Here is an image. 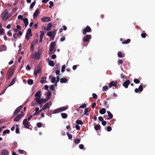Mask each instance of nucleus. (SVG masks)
Here are the masks:
<instances>
[{"label":"nucleus","instance_id":"1","mask_svg":"<svg viewBox=\"0 0 155 155\" xmlns=\"http://www.w3.org/2000/svg\"><path fill=\"white\" fill-rule=\"evenodd\" d=\"M92 36L91 35H85L82 38V41L84 42L83 45H87L86 42L89 41L90 40Z\"/></svg>","mask_w":155,"mask_h":155},{"label":"nucleus","instance_id":"2","mask_svg":"<svg viewBox=\"0 0 155 155\" xmlns=\"http://www.w3.org/2000/svg\"><path fill=\"white\" fill-rule=\"evenodd\" d=\"M23 124L25 128L31 129V128H30V126H31L30 123L28 122L26 118L23 121Z\"/></svg>","mask_w":155,"mask_h":155},{"label":"nucleus","instance_id":"3","mask_svg":"<svg viewBox=\"0 0 155 155\" xmlns=\"http://www.w3.org/2000/svg\"><path fill=\"white\" fill-rule=\"evenodd\" d=\"M92 31L90 27L88 25L86 26V27L84 28V29L82 30L81 31L82 32L83 34L84 35H85L87 33L90 32Z\"/></svg>","mask_w":155,"mask_h":155},{"label":"nucleus","instance_id":"4","mask_svg":"<svg viewBox=\"0 0 155 155\" xmlns=\"http://www.w3.org/2000/svg\"><path fill=\"white\" fill-rule=\"evenodd\" d=\"M55 42H51L50 45L49 47V54H51L53 50L55 47Z\"/></svg>","mask_w":155,"mask_h":155},{"label":"nucleus","instance_id":"5","mask_svg":"<svg viewBox=\"0 0 155 155\" xmlns=\"http://www.w3.org/2000/svg\"><path fill=\"white\" fill-rule=\"evenodd\" d=\"M51 104L52 103L51 102L47 103L44 105L42 109L45 110L47 109H49V107L51 105Z\"/></svg>","mask_w":155,"mask_h":155},{"label":"nucleus","instance_id":"6","mask_svg":"<svg viewBox=\"0 0 155 155\" xmlns=\"http://www.w3.org/2000/svg\"><path fill=\"white\" fill-rule=\"evenodd\" d=\"M23 106L21 105L17 107L15 110L13 114V115H15L18 114L20 111L21 110Z\"/></svg>","mask_w":155,"mask_h":155},{"label":"nucleus","instance_id":"7","mask_svg":"<svg viewBox=\"0 0 155 155\" xmlns=\"http://www.w3.org/2000/svg\"><path fill=\"white\" fill-rule=\"evenodd\" d=\"M23 114H19L17 115L16 117H15L13 119L14 121L18 122L19 121L20 119L23 116Z\"/></svg>","mask_w":155,"mask_h":155},{"label":"nucleus","instance_id":"8","mask_svg":"<svg viewBox=\"0 0 155 155\" xmlns=\"http://www.w3.org/2000/svg\"><path fill=\"white\" fill-rule=\"evenodd\" d=\"M117 85L116 81H111L109 84L108 86L109 88H111L113 86L116 87Z\"/></svg>","mask_w":155,"mask_h":155},{"label":"nucleus","instance_id":"9","mask_svg":"<svg viewBox=\"0 0 155 155\" xmlns=\"http://www.w3.org/2000/svg\"><path fill=\"white\" fill-rule=\"evenodd\" d=\"M39 66H38L37 67V68L38 69V70H36V69L34 71V75L37 77L38 74L40 73L41 72V70L39 68Z\"/></svg>","mask_w":155,"mask_h":155},{"label":"nucleus","instance_id":"10","mask_svg":"<svg viewBox=\"0 0 155 155\" xmlns=\"http://www.w3.org/2000/svg\"><path fill=\"white\" fill-rule=\"evenodd\" d=\"M41 21L44 22H48L51 21V19L49 17H44L41 18Z\"/></svg>","mask_w":155,"mask_h":155},{"label":"nucleus","instance_id":"11","mask_svg":"<svg viewBox=\"0 0 155 155\" xmlns=\"http://www.w3.org/2000/svg\"><path fill=\"white\" fill-rule=\"evenodd\" d=\"M130 84V81L129 80L125 81L123 84V86L125 88H127L128 85Z\"/></svg>","mask_w":155,"mask_h":155},{"label":"nucleus","instance_id":"12","mask_svg":"<svg viewBox=\"0 0 155 155\" xmlns=\"http://www.w3.org/2000/svg\"><path fill=\"white\" fill-rule=\"evenodd\" d=\"M39 10L38 8H37L35 11V12L33 15V17L34 19H35L40 14Z\"/></svg>","mask_w":155,"mask_h":155},{"label":"nucleus","instance_id":"13","mask_svg":"<svg viewBox=\"0 0 155 155\" xmlns=\"http://www.w3.org/2000/svg\"><path fill=\"white\" fill-rule=\"evenodd\" d=\"M46 60L48 63V64L51 66L54 67V63L53 61L52 60H50L49 58L46 59Z\"/></svg>","mask_w":155,"mask_h":155},{"label":"nucleus","instance_id":"14","mask_svg":"<svg viewBox=\"0 0 155 155\" xmlns=\"http://www.w3.org/2000/svg\"><path fill=\"white\" fill-rule=\"evenodd\" d=\"M9 153L7 150L3 149L2 150L0 155H8Z\"/></svg>","mask_w":155,"mask_h":155},{"label":"nucleus","instance_id":"15","mask_svg":"<svg viewBox=\"0 0 155 155\" xmlns=\"http://www.w3.org/2000/svg\"><path fill=\"white\" fill-rule=\"evenodd\" d=\"M107 112L108 114V117H107L106 119L109 120L112 118L113 117V115L109 111H107Z\"/></svg>","mask_w":155,"mask_h":155},{"label":"nucleus","instance_id":"16","mask_svg":"<svg viewBox=\"0 0 155 155\" xmlns=\"http://www.w3.org/2000/svg\"><path fill=\"white\" fill-rule=\"evenodd\" d=\"M35 99L36 103L39 104H41L43 103V100L42 99H40L37 97L35 98Z\"/></svg>","mask_w":155,"mask_h":155},{"label":"nucleus","instance_id":"17","mask_svg":"<svg viewBox=\"0 0 155 155\" xmlns=\"http://www.w3.org/2000/svg\"><path fill=\"white\" fill-rule=\"evenodd\" d=\"M14 73V70L13 69H12L10 72L8 77L7 78V80H9L10 79L13 75Z\"/></svg>","mask_w":155,"mask_h":155},{"label":"nucleus","instance_id":"18","mask_svg":"<svg viewBox=\"0 0 155 155\" xmlns=\"http://www.w3.org/2000/svg\"><path fill=\"white\" fill-rule=\"evenodd\" d=\"M41 96V91L39 90L35 94V96L38 98H40Z\"/></svg>","mask_w":155,"mask_h":155},{"label":"nucleus","instance_id":"19","mask_svg":"<svg viewBox=\"0 0 155 155\" xmlns=\"http://www.w3.org/2000/svg\"><path fill=\"white\" fill-rule=\"evenodd\" d=\"M7 47L6 46L4 45H1L0 46V51H5L6 50Z\"/></svg>","mask_w":155,"mask_h":155},{"label":"nucleus","instance_id":"20","mask_svg":"<svg viewBox=\"0 0 155 155\" xmlns=\"http://www.w3.org/2000/svg\"><path fill=\"white\" fill-rule=\"evenodd\" d=\"M16 80V77H15L12 80L11 83L9 84L8 87H10L13 85L15 82Z\"/></svg>","mask_w":155,"mask_h":155},{"label":"nucleus","instance_id":"21","mask_svg":"<svg viewBox=\"0 0 155 155\" xmlns=\"http://www.w3.org/2000/svg\"><path fill=\"white\" fill-rule=\"evenodd\" d=\"M23 22L25 24V27H26L28 25V20L27 18H25L23 20Z\"/></svg>","mask_w":155,"mask_h":155},{"label":"nucleus","instance_id":"22","mask_svg":"<svg viewBox=\"0 0 155 155\" xmlns=\"http://www.w3.org/2000/svg\"><path fill=\"white\" fill-rule=\"evenodd\" d=\"M67 81V80L66 78H61L60 79V82L61 83H65Z\"/></svg>","mask_w":155,"mask_h":155},{"label":"nucleus","instance_id":"23","mask_svg":"<svg viewBox=\"0 0 155 155\" xmlns=\"http://www.w3.org/2000/svg\"><path fill=\"white\" fill-rule=\"evenodd\" d=\"M52 24L50 23L48 24L47 25L46 30L47 31H49L51 29V27L52 26Z\"/></svg>","mask_w":155,"mask_h":155},{"label":"nucleus","instance_id":"24","mask_svg":"<svg viewBox=\"0 0 155 155\" xmlns=\"http://www.w3.org/2000/svg\"><path fill=\"white\" fill-rule=\"evenodd\" d=\"M61 112V110L60 109V108H59L54 110L53 111V114H55L59 113Z\"/></svg>","mask_w":155,"mask_h":155},{"label":"nucleus","instance_id":"25","mask_svg":"<svg viewBox=\"0 0 155 155\" xmlns=\"http://www.w3.org/2000/svg\"><path fill=\"white\" fill-rule=\"evenodd\" d=\"M106 110L105 108H102L99 110V113L101 114H104L106 112Z\"/></svg>","mask_w":155,"mask_h":155},{"label":"nucleus","instance_id":"26","mask_svg":"<svg viewBox=\"0 0 155 155\" xmlns=\"http://www.w3.org/2000/svg\"><path fill=\"white\" fill-rule=\"evenodd\" d=\"M101 127V126L99 124L96 125L94 127V129L96 131L100 130Z\"/></svg>","mask_w":155,"mask_h":155},{"label":"nucleus","instance_id":"27","mask_svg":"<svg viewBox=\"0 0 155 155\" xmlns=\"http://www.w3.org/2000/svg\"><path fill=\"white\" fill-rule=\"evenodd\" d=\"M45 94L46 96L47 97V98L48 99H50L51 95V92L50 91H48V93H46Z\"/></svg>","mask_w":155,"mask_h":155},{"label":"nucleus","instance_id":"28","mask_svg":"<svg viewBox=\"0 0 155 155\" xmlns=\"http://www.w3.org/2000/svg\"><path fill=\"white\" fill-rule=\"evenodd\" d=\"M9 18V16L6 15H3L2 18V20L5 21H6Z\"/></svg>","mask_w":155,"mask_h":155},{"label":"nucleus","instance_id":"29","mask_svg":"<svg viewBox=\"0 0 155 155\" xmlns=\"http://www.w3.org/2000/svg\"><path fill=\"white\" fill-rule=\"evenodd\" d=\"M41 56V55L38 54L37 53H35L34 55V58L36 59H38L40 58Z\"/></svg>","mask_w":155,"mask_h":155},{"label":"nucleus","instance_id":"30","mask_svg":"<svg viewBox=\"0 0 155 155\" xmlns=\"http://www.w3.org/2000/svg\"><path fill=\"white\" fill-rule=\"evenodd\" d=\"M61 115L62 118L64 119L68 117L67 114L65 113H62L61 114Z\"/></svg>","mask_w":155,"mask_h":155},{"label":"nucleus","instance_id":"31","mask_svg":"<svg viewBox=\"0 0 155 155\" xmlns=\"http://www.w3.org/2000/svg\"><path fill=\"white\" fill-rule=\"evenodd\" d=\"M76 123L77 124L81 125H82L83 124V123L82 121L80 120H76Z\"/></svg>","mask_w":155,"mask_h":155},{"label":"nucleus","instance_id":"32","mask_svg":"<svg viewBox=\"0 0 155 155\" xmlns=\"http://www.w3.org/2000/svg\"><path fill=\"white\" fill-rule=\"evenodd\" d=\"M28 83L30 85L33 84V80L31 79H28Z\"/></svg>","mask_w":155,"mask_h":155},{"label":"nucleus","instance_id":"33","mask_svg":"<svg viewBox=\"0 0 155 155\" xmlns=\"http://www.w3.org/2000/svg\"><path fill=\"white\" fill-rule=\"evenodd\" d=\"M89 114V113H88V108H86L84 110V114L87 116Z\"/></svg>","mask_w":155,"mask_h":155},{"label":"nucleus","instance_id":"34","mask_svg":"<svg viewBox=\"0 0 155 155\" xmlns=\"http://www.w3.org/2000/svg\"><path fill=\"white\" fill-rule=\"evenodd\" d=\"M80 142V140L78 138L75 139L74 141V143L77 144L79 143Z\"/></svg>","mask_w":155,"mask_h":155},{"label":"nucleus","instance_id":"35","mask_svg":"<svg viewBox=\"0 0 155 155\" xmlns=\"http://www.w3.org/2000/svg\"><path fill=\"white\" fill-rule=\"evenodd\" d=\"M36 2L35 1H34L30 5V9H32L33 8Z\"/></svg>","mask_w":155,"mask_h":155},{"label":"nucleus","instance_id":"36","mask_svg":"<svg viewBox=\"0 0 155 155\" xmlns=\"http://www.w3.org/2000/svg\"><path fill=\"white\" fill-rule=\"evenodd\" d=\"M5 34L4 30L3 28H0V35H2Z\"/></svg>","mask_w":155,"mask_h":155},{"label":"nucleus","instance_id":"37","mask_svg":"<svg viewBox=\"0 0 155 155\" xmlns=\"http://www.w3.org/2000/svg\"><path fill=\"white\" fill-rule=\"evenodd\" d=\"M130 41V40L129 39H127L126 40L123 41L122 42V43L123 44H127L129 43Z\"/></svg>","mask_w":155,"mask_h":155},{"label":"nucleus","instance_id":"38","mask_svg":"<svg viewBox=\"0 0 155 155\" xmlns=\"http://www.w3.org/2000/svg\"><path fill=\"white\" fill-rule=\"evenodd\" d=\"M117 55H118V57L120 58L123 57H124V56H123L122 53L120 51L118 52L117 53Z\"/></svg>","mask_w":155,"mask_h":155},{"label":"nucleus","instance_id":"39","mask_svg":"<svg viewBox=\"0 0 155 155\" xmlns=\"http://www.w3.org/2000/svg\"><path fill=\"white\" fill-rule=\"evenodd\" d=\"M46 35L49 37H50L51 36L52 37V38H53V36L52 35V32L51 31H50L48 32L46 34Z\"/></svg>","mask_w":155,"mask_h":155},{"label":"nucleus","instance_id":"40","mask_svg":"<svg viewBox=\"0 0 155 155\" xmlns=\"http://www.w3.org/2000/svg\"><path fill=\"white\" fill-rule=\"evenodd\" d=\"M18 124L16 125L15 132L17 134H18L19 132V128L18 127Z\"/></svg>","mask_w":155,"mask_h":155},{"label":"nucleus","instance_id":"41","mask_svg":"<svg viewBox=\"0 0 155 155\" xmlns=\"http://www.w3.org/2000/svg\"><path fill=\"white\" fill-rule=\"evenodd\" d=\"M8 14V10L7 9L5 10L2 13V15H7Z\"/></svg>","mask_w":155,"mask_h":155},{"label":"nucleus","instance_id":"42","mask_svg":"<svg viewBox=\"0 0 155 155\" xmlns=\"http://www.w3.org/2000/svg\"><path fill=\"white\" fill-rule=\"evenodd\" d=\"M30 36V34L28 33H26L25 38L27 40H28L29 39Z\"/></svg>","mask_w":155,"mask_h":155},{"label":"nucleus","instance_id":"43","mask_svg":"<svg viewBox=\"0 0 155 155\" xmlns=\"http://www.w3.org/2000/svg\"><path fill=\"white\" fill-rule=\"evenodd\" d=\"M66 134L68 136L69 139H71L72 138V135L70 134L68 132H67L66 133Z\"/></svg>","mask_w":155,"mask_h":155},{"label":"nucleus","instance_id":"44","mask_svg":"<svg viewBox=\"0 0 155 155\" xmlns=\"http://www.w3.org/2000/svg\"><path fill=\"white\" fill-rule=\"evenodd\" d=\"M56 79L55 77H53L51 78V82L52 83H54L56 81Z\"/></svg>","mask_w":155,"mask_h":155},{"label":"nucleus","instance_id":"45","mask_svg":"<svg viewBox=\"0 0 155 155\" xmlns=\"http://www.w3.org/2000/svg\"><path fill=\"white\" fill-rule=\"evenodd\" d=\"M60 108L61 112L64 111L67 109V108L65 107H60Z\"/></svg>","mask_w":155,"mask_h":155},{"label":"nucleus","instance_id":"46","mask_svg":"<svg viewBox=\"0 0 155 155\" xmlns=\"http://www.w3.org/2000/svg\"><path fill=\"white\" fill-rule=\"evenodd\" d=\"M40 32L41 33V34L40 35V37L43 38L45 34L44 32L41 31H40Z\"/></svg>","mask_w":155,"mask_h":155},{"label":"nucleus","instance_id":"47","mask_svg":"<svg viewBox=\"0 0 155 155\" xmlns=\"http://www.w3.org/2000/svg\"><path fill=\"white\" fill-rule=\"evenodd\" d=\"M139 91L141 92L143 90V87L142 85H140L139 86L138 88Z\"/></svg>","mask_w":155,"mask_h":155},{"label":"nucleus","instance_id":"48","mask_svg":"<svg viewBox=\"0 0 155 155\" xmlns=\"http://www.w3.org/2000/svg\"><path fill=\"white\" fill-rule=\"evenodd\" d=\"M134 82L135 84H138L140 83V81L139 80H138L137 79H135L134 80Z\"/></svg>","mask_w":155,"mask_h":155},{"label":"nucleus","instance_id":"49","mask_svg":"<svg viewBox=\"0 0 155 155\" xmlns=\"http://www.w3.org/2000/svg\"><path fill=\"white\" fill-rule=\"evenodd\" d=\"M26 33H28V34H30V36H31L32 35V34L31 32V29L30 28H29L28 29Z\"/></svg>","mask_w":155,"mask_h":155},{"label":"nucleus","instance_id":"50","mask_svg":"<svg viewBox=\"0 0 155 155\" xmlns=\"http://www.w3.org/2000/svg\"><path fill=\"white\" fill-rule=\"evenodd\" d=\"M10 133V130H4L3 132V134H9Z\"/></svg>","mask_w":155,"mask_h":155},{"label":"nucleus","instance_id":"51","mask_svg":"<svg viewBox=\"0 0 155 155\" xmlns=\"http://www.w3.org/2000/svg\"><path fill=\"white\" fill-rule=\"evenodd\" d=\"M107 101H104L103 103L104 105L106 106V108H108L109 107V105L107 104Z\"/></svg>","mask_w":155,"mask_h":155},{"label":"nucleus","instance_id":"52","mask_svg":"<svg viewBox=\"0 0 155 155\" xmlns=\"http://www.w3.org/2000/svg\"><path fill=\"white\" fill-rule=\"evenodd\" d=\"M49 4L50 5L49 6V7L51 8L53 5L54 3L52 1H50L49 2Z\"/></svg>","mask_w":155,"mask_h":155},{"label":"nucleus","instance_id":"53","mask_svg":"<svg viewBox=\"0 0 155 155\" xmlns=\"http://www.w3.org/2000/svg\"><path fill=\"white\" fill-rule=\"evenodd\" d=\"M108 89V88L107 86L105 85L103 87V90L104 91H107Z\"/></svg>","mask_w":155,"mask_h":155},{"label":"nucleus","instance_id":"54","mask_svg":"<svg viewBox=\"0 0 155 155\" xmlns=\"http://www.w3.org/2000/svg\"><path fill=\"white\" fill-rule=\"evenodd\" d=\"M51 91H53L54 89V85H51L49 87Z\"/></svg>","mask_w":155,"mask_h":155},{"label":"nucleus","instance_id":"55","mask_svg":"<svg viewBox=\"0 0 155 155\" xmlns=\"http://www.w3.org/2000/svg\"><path fill=\"white\" fill-rule=\"evenodd\" d=\"M92 96L94 99H96L97 98V94L95 93H93L92 94Z\"/></svg>","mask_w":155,"mask_h":155},{"label":"nucleus","instance_id":"56","mask_svg":"<svg viewBox=\"0 0 155 155\" xmlns=\"http://www.w3.org/2000/svg\"><path fill=\"white\" fill-rule=\"evenodd\" d=\"M107 131L109 132L111 130L112 128L110 126H108L107 127Z\"/></svg>","mask_w":155,"mask_h":155},{"label":"nucleus","instance_id":"57","mask_svg":"<svg viewBox=\"0 0 155 155\" xmlns=\"http://www.w3.org/2000/svg\"><path fill=\"white\" fill-rule=\"evenodd\" d=\"M65 65H63L62 66V68H61V71L62 72H64V70L65 69Z\"/></svg>","mask_w":155,"mask_h":155},{"label":"nucleus","instance_id":"58","mask_svg":"<svg viewBox=\"0 0 155 155\" xmlns=\"http://www.w3.org/2000/svg\"><path fill=\"white\" fill-rule=\"evenodd\" d=\"M18 36V34L17 33L14 34L13 35V37L15 39L17 38Z\"/></svg>","mask_w":155,"mask_h":155},{"label":"nucleus","instance_id":"59","mask_svg":"<svg viewBox=\"0 0 155 155\" xmlns=\"http://www.w3.org/2000/svg\"><path fill=\"white\" fill-rule=\"evenodd\" d=\"M36 125H37V126L38 127H41V126H42V124H41V122H38V123Z\"/></svg>","mask_w":155,"mask_h":155},{"label":"nucleus","instance_id":"60","mask_svg":"<svg viewBox=\"0 0 155 155\" xmlns=\"http://www.w3.org/2000/svg\"><path fill=\"white\" fill-rule=\"evenodd\" d=\"M86 106V105L85 104H84L81 105L79 107V108H84Z\"/></svg>","mask_w":155,"mask_h":155},{"label":"nucleus","instance_id":"61","mask_svg":"<svg viewBox=\"0 0 155 155\" xmlns=\"http://www.w3.org/2000/svg\"><path fill=\"white\" fill-rule=\"evenodd\" d=\"M146 36V33H143L141 34V36L143 38H144Z\"/></svg>","mask_w":155,"mask_h":155},{"label":"nucleus","instance_id":"62","mask_svg":"<svg viewBox=\"0 0 155 155\" xmlns=\"http://www.w3.org/2000/svg\"><path fill=\"white\" fill-rule=\"evenodd\" d=\"M7 35L9 36H11L12 35V33L11 32V30H9L7 32Z\"/></svg>","mask_w":155,"mask_h":155},{"label":"nucleus","instance_id":"63","mask_svg":"<svg viewBox=\"0 0 155 155\" xmlns=\"http://www.w3.org/2000/svg\"><path fill=\"white\" fill-rule=\"evenodd\" d=\"M79 148L81 149H83L84 148V146L82 144H80L79 146Z\"/></svg>","mask_w":155,"mask_h":155},{"label":"nucleus","instance_id":"64","mask_svg":"<svg viewBox=\"0 0 155 155\" xmlns=\"http://www.w3.org/2000/svg\"><path fill=\"white\" fill-rule=\"evenodd\" d=\"M18 18L19 19L23 20L24 19L23 18V16L21 15H19L18 17Z\"/></svg>","mask_w":155,"mask_h":155}]
</instances>
